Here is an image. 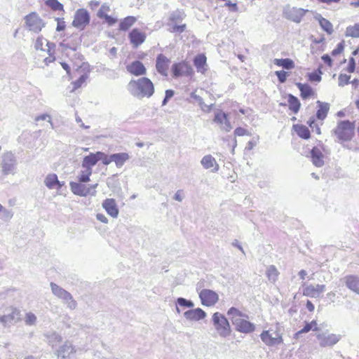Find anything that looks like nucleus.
<instances>
[{
    "label": "nucleus",
    "mask_w": 359,
    "mask_h": 359,
    "mask_svg": "<svg viewBox=\"0 0 359 359\" xmlns=\"http://www.w3.org/2000/svg\"><path fill=\"white\" fill-rule=\"evenodd\" d=\"M227 316L238 332L250 333L255 331V325L249 321V316L243 311L232 306L229 309Z\"/></svg>",
    "instance_id": "obj_1"
},
{
    "label": "nucleus",
    "mask_w": 359,
    "mask_h": 359,
    "mask_svg": "<svg viewBox=\"0 0 359 359\" xmlns=\"http://www.w3.org/2000/svg\"><path fill=\"white\" fill-rule=\"evenodd\" d=\"M130 93L137 97H150L154 93V85L147 77L132 79L128 83Z\"/></svg>",
    "instance_id": "obj_2"
},
{
    "label": "nucleus",
    "mask_w": 359,
    "mask_h": 359,
    "mask_svg": "<svg viewBox=\"0 0 359 359\" xmlns=\"http://www.w3.org/2000/svg\"><path fill=\"white\" fill-rule=\"evenodd\" d=\"M355 123L348 120L339 121L332 130L336 141L341 144L351 142L355 137Z\"/></svg>",
    "instance_id": "obj_3"
},
{
    "label": "nucleus",
    "mask_w": 359,
    "mask_h": 359,
    "mask_svg": "<svg viewBox=\"0 0 359 359\" xmlns=\"http://www.w3.org/2000/svg\"><path fill=\"white\" fill-rule=\"evenodd\" d=\"M262 341L269 346L280 344L283 342V327L278 322L271 324L268 330L260 334Z\"/></svg>",
    "instance_id": "obj_4"
},
{
    "label": "nucleus",
    "mask_w": 359,
    "mask_h": 359,
    "mask_svg": "<svg viewBox=\"0 0 359 359\" xmlns=\"http://www.w3.org/2000/svg\"><path fill=\"white\" fill-rule=\"evenodd\" d=\"M212 323L217 333L226 338L231 333V327L228 319L219 312H215L212 316Z\"/></svg>",
    "instance_id": "obj_5"
},
{
    "label": "nucleus",
    "mask_w": 359,
    "mask_h": 359,
    "mask_svg": "<svg viewBox=\"0 0 359 359\" xmlns=\"http://www.w3.org/2000/svg\"><path fill=\"white\" fill-rule=\"evenodd\" d=\"M185 16L186 15L182 11H176L172 12L168 19L167 25L168 27V31L175 34H181L185 32L187 25L182 23Z\"/></svg>",
    "instance_id": "obj_6"
},
{
    "label": "nucleus",
    "mask_w": 359,
    "mask_h": 359,
    "mask_svg": "<svg viewBox=\"0 0 359 359\" xmlns=\"http://www.w3.org/2000/svg\"><path fill=\"white\" fill-rule=\"evenodd\" d=\"M171 76L174 79L180 77H192L194 74V71L189 62L182 60L177 62H174L171 66Z\"/></svg>",
    "instance_id": "obj_7"
},
{
    "label": "nucleus",
    "mask_w": 359,
    "mask_h": 359,
    "mask_svg": "<svg viewBox=\"0 0 359 359\" xmlns=\"http://www.w3.org/2000/svg\"><path fill=\"white\" fill-rule=\"evenodd\" d=\"M26 27L31 32L38 33L45 27V22L36 12H32L25 17Z\"/></svg>",
    "instance_id": "obj_8"
},
{
    "label": "nucleus",
    "mask_w": 359,
    "mask_h": 359,
    "mask_svg": "<svg viewBox=\"0 0 359 359\" xmlns=\"http://www.w3.org/2000/svg\"><path fill=\"white\" fill-rule=\"evenodd\" d=\"M89 12L85 8L78 9L74 16L72 26L79 30H83L90 23Z\"/></svg>",
    "instance_id": "obj_9"
},
{
    "label": "nucleus",
    "mask_w": 359,
    "mask_h": 359,
    "mask_svg": "<svg viewBox=\"0 0 359 359\" xmlns=\"http://www.w3.org/2000/svg\"><path fill=\"white\" fill-rule=\"evenodd\" d=\"M101 161L104 165H109V161L106 158V154L102 151L90 153L83 159L81 167L92 168L97 163Z\"/></svg>",
    "instance_id": "obj_10"
},
{
    "label": "nucleus",
    "mask_w": 359,
    "mask_h": 359,
    "mask_svg": "<svg viewBox=\"0 0 359 359\" xmlns=\"http://www.w3.org/2000/svg\"><path fill=\"white\" fill-rule=\"evenodd\" d=\"M325 285H313L304 283L302 284V294L311 298H318L325 291Z\"/></svg>",
    "instance_id": "obj_11"
},
{
    "label": "nucleus",
    "mask_w": 359,
    "mask_h": 359,
    "mask_svg": "<svg viewBox=\"0 0 359 359\" xmlns=\"http://www.w3.org/2000/svg\"><path fill=\"white\" fill-rule=\"evenodd\" d=\"M83 182H71L70 188L72 191L80 196H86L88 194L95 195L96 193L95 189L97 187V184L87 187L82 184Z\"/></svg>",
    "instance_id": "obj_12"
},
{
    "label": "nucleus",
    "mask_w": 359,
    "mask_h": 359,
    "mask_svg": "<svg viewBox=\"0 0 359 359\" xmlns=\"http://www.w3.org/2000/svg\"><path fill=\"white\" fill-rule=\"evenodd\" d=\"M50 287L53 294L63 299L70 309H74L76 307V303L73 299L70 293L53 283L50 284Z\"/></svg>",
    "instance_id": "obj_13"
},
{
    "label": "nucleus",
    "mask_w": 359,
    "mask_h": 359,
    "mask_svg": "<svg viewBox=\"0 0 359 359\" xmlns=\"http://www.w3.org/2000/svg\"><path fill=\"white\" fill-rule=\"evenodd\" d=\"M199 297L201 301V304L205 306H213L219 301L218 294L209 289H203L199 292Z\"/></svg>",
    "instance_id": "obj_14"
},
{
    "label": "nucleus",
    "mask_w": 359,
    "mask_h": 359,
    "mask_svg": "<svg viewBox=\"0 0 359 359\" xmlns=\"http://www.w3.org/2000/svg\"><path fill=\"white\" fill-rule=\"evenodd\" d=\"M130 43L134 48L143 44L147 39V34L139 28H134L128 33Z\"/></svg>",
    "instance_id": "obj_15"
},
{
    "label": "nucleus",
    "mask_w": 359,
    "mask_h": 359,
    "mask_svg": "<svg viewBox=\"0 0 359 359\" xmlns=\"http://www.w3.org/2000/svg\"><path fill=\"white\" fill-rule=\"evenodd\" d=\"M308 13H309V11L307 9L292 7L287 8L285 11V15L287 19L296 23H299Z\"/></svg>",
    "instance_id": "obj_16"
},
{
    "label": "nucleus",
    "mask_w": 359,
    "mask_h": 359,
    "mask_svg": "<svg viewBox=\"0 0 359 359\" xmlns=\"http://www.w3.org/2000/svg\"><path fill=\"white\" fill-rule=\"evenodd\" d=\"M213 122L219 125L221 129L229 132L231 130L232 126L228 118V114L222 110H217L215 113Z\"/></svg>",
    "instance_id": "obj_17"
},
{
    "label": "nucleus",
    "mask_w": 359,
    "mask_h": 359,
    "mask_svg": "<svg viewBox=\"0 0 359 359\" xmlns=\"http://www.w3.org/2000/svg\"><path fill=\"white\" fill-rule=\"evenodd\" d=\"M170 60L165 55L158 54L156 60V69L163 76H168Z\"/></svg>",
    "instance_id": "obj_18"
},
{
    "label": "nucleus",
    "mask_w": 359,
    "mask_h": 359,
    "mask_svg": "<svg viewBox=\"0 0 359 359\" xmlns=\"http://www.w3.org/2000/svg\"><path fill=\"white\" fill-rule=\"evenodd\" d=\"M296 86L300 91V97L303 100L315 99L317 97L316 92L308 83H297Z\"/></svg>",
    "instance_id": "obj_19"
},
{
    "label": "nucleus",
    "mask_w": 359,
    "mask_h": 359,
    "mask_svg": "<svg viewBox=\"0 0 359 359\" xmlns=\"http://www.w3.org/2000/svg\"><path fill=\"white\" fill-rule=\"evenodd\" d=\"M127 71L132 75L135 76H144L147 74V69L144 64L139 61L135 60L126 66Z\"/></svg>",
    "instance_id": "obj_20"
},
{
    "label": "nucleus",
    "mask_w": 359,
    "mask_h": 359,
    "mask_svg": "<svg viewBox=\"0 0 359 359\" xmlns=\"http://www.w3.org/2000/svg\"><path fill=\"white\" fill-rule=\"evenodd\" d=\"M102 208L106 210L107 214L113 218L118 217L119 210L115 199L107 198L104 200L102 202Z\"/></svg>",
    "instance_id": "obj_21"
},
{
    "label": "nucleus",
    "mask_w": 359,
    "mask_h": 359,
    "mask_svg": "<svg viewBox=\"0 0 359 359\" xmlns=\"http://www.w3.org/2000/svg\"><path fill=\"white\" fill-rule=\"evenodd\" d=\"M319 340L320 345L323 347L332 346L336 344L340 339V337L335 334H321L317 335Z\"/></svg>",
    "instance_id": "obj_22"
},
{
    "label": "nucleus",
    "mask_w": 359,
    "mask_h": 359,
    "mask_svg": "<svg viewBox=\"0 0 359 359\" xmlns=\"http://www.w3.org/2000/svg\"><path fill=\"white\" fill-rule=\"evenodd\" d=\"M197 72L205 74L208 71L207 57L204 53L198 54L193 60Z\"/></svg>",
    "instance_id": "obj_23"
},
{
    "label": "nucleus",
    "mask_w": 359,
    "mask_h": 359,
    "mask_svg": "<svg viewBox=\"0 0 359 359\" xmlns=\"http://www.w3.org/2000/svg\"><path fill=\"white\" fill-rule=\"evenodd\" d=\"M292 130L302 140H309L311 137V133L309 127L302 123L294 124Z\"/></svg>",
    "instance_id": "obj_24"
},
{
    "label": "nucleus",
    "mask_w": 359,
    "mask_h": 359,
    "mask_svg": "<svg viewBox=\"0 0 359 359\" xmlns=\"http://www.w3.org/2000/svg\"><path fill=\"white\" fill-rule=\"evenodd\" d=\"M311 158L314 165L321 167L324 164V156L322 152V148L313 147L311 150Z\"/></svg>",
    "instance_id": "obj_25"
},
{
    "label": "nucleus",
    "mask_w": 359,
    "mask_h": 359,
    "mask_svg": "<svg viewBox=\"0 0 359 359\" xmlns=\"http://www.w3.org/2000/svg\"><path fill=\"white\" fill-rule=\"evenodd\" d=\"M106 158L109 164L114 162L117 167H121L129 159V155L127 153H118L111 156L106 154Z\"/></svg>",
    "instance_id": "obj_26"
},
{
    "label": "nucleus",
    "mask_w": 359,
    "mask_h": 359,
    "mask_svg": "<svg viewBox=\"0 0 359 359\" xmlns=\"http://www.w3.org/2000/svg\"><path fill=\"white\" fill-rule=\"evenodd\" d=\"M184 317L191 321H197L204 319L206 317L205 312L200 309H191L184 313Z\"/></svg>",
    "instance_id": "obj_27"
},
{
    "label": "nucleus",
    "mask_w": 359,
    "mask_h": 359,
    "mask_svg": "<svg viewBox=\"0 0 359 359\" xmlns=\"http://www.w3.org/2000/svg\"><path fill=\"white\" fill-rule=\"evenodd\" d=\"M318 109L316 113V118L321 121H323L330 111V104L327 102H323L320 101H317Z\"/></svg>",
    "instance_id": "obj_28"
},
{
    "label": "nucleus",
    "mask_w": 359,
    "mask_h": 359,
    "mask_svg": "<svg viewBox=\"0 0 359 359\" xmlns=\"http://www.w3.org/2000/svg\"><path fill=\"white\" fill-rule=\"evenodd\" d=\"M287 107L290 111H291L294 114H297L300 109H301V102L299 100L292 94H288L286 95Z\"/></svg>",
    "instance_id": "obj_29"
},
{
    "label": "nucleus",
    "mask_w": 359,
    "mask_h": 359,
    "mask_svg": "<svg viewBox=\"0 0 359 359\" xmlns=\"http://www.w3.org/2000/svg\"><path fill=\"white\" fill-rule=\"evenodd\" d=\"M44 183L50 189H60L64 185L58 180L57 175L54 173L48 174L45 178Z\"/></svg>",
    "instance_id": "obj_30"
},
{
    "label": "nucleus",
    "mask_w": 359,
    "mask_h": 359,
    "mask_svg": "<svg viewBox=\"0 0 359 359\" xmlns=\"http://www.w3.org/2000/svg\"><path fill=\"white\" fill-rule=\"evenodd\" d=\"M345 284L351 290L359 294V277L356 276H347L345 277Z\"/></svg>",
    "instance_id": "obj_31"
},
{
    "label": "nucleus",
    "mask_w": 359,
    "mask_h": 359,
    "mask_svg": "<svg viewBox=\"0 0 359 359\" xmlns=\"http://www.w3.org/2000/svg\"><path fill=\"white\" fill-rule=\"evenodd\" d=\"M201 163L205 169H212L215 171H217L219 169V165L215 158L210 154L205 156Z\"/></svg>",
    "instance_id": "obj_32"
},
{
    "label": "nucleus",
    "mask_w": 359,
    "mask_h": 359,
    "mask_svg": "<svg viewBox=\"0 0 359 359\" xmlns=\"http://www.w3.org/2000/svg\"><path fill=\"white\" fill-rule=\"evenodd\" d=\"M273 64L278 67H282L286 70H290L295 67L294 62L290 58L278 59L273 60Z\"/></svg>",
    "instance_id": "obj_33"
},
{
    "label": "nucleus",
    "mask_w": 359,
    "mask_h": 359,
    "mask_svg": "<svg viewBox=\"0 0 359 359\" xmlns=\"http://www.w3.org/2000/svg\"><path fill=\"white\" fill-rule=\"evenodd\" d=\"M137 22V18L135 16H127L122 19L118 25L120 31H127Z\"/></svg>",
    "instance_id": "obj_34"
},
{
    "label": "nucleus",
    "mask_w": 359,
    "mask_h": 359,
    "mask_svg": "<svg viewBox=\"0 0 359 359\" xmlns=\"http://www.w3.org/2000/svg\"><path fill=\"white\" fill-rule=\"evenodd\" d=\"M88 74H89V71L86 70V71H84L79 76V78L73 81L72 83V85L73 86L72 88V91H74L77 89H79V88H81L87 81V79H88Z\"/></svg>",
    "instance_id": "obj_35"
},
{
    "label": "nucleus",
    "mask_w": 359,
    "mask_h": 359,
    "mask_svg": "<svg viewBox=\"0 0 359 359\" xmlns=\"http://www.w3.org/2000/svg\"><path fill=\"white\" fill-rule=\"evenodd\" d=\"M82 169L78 176L79 182H88L90 181V177L93 173L92 168H88L81 167Z\"/></svg>",
    "instance_id": "obj_36"
},
{
    "label": "nucleus",
    "mask_w": 359,
    "mask_h": 359,
    "mask_svg": "<svg viewBox=\"0 0 359 359\" xmlns=\"http://www.w3.org/2000/svg\"><path fill=\"white\" fill-rule=\"evenodd\" d=\"M345 35L352 38H359V23L348 26L346 28Z\"/></svg>",
    "instance_id": "obj_37"
},
{
    "label": "nucleus",
    "mask_w": 359,
    "mask_h": 359,
    "mask_svg": "<svg viewBox=\"0 0 359 359\" xmlns=\"http://www.w3.org/2000/svg\"><path fill=\"white\" fill-rule=\"evenodd\" d=\"M318 22L321 27V28L327 34H331L334 29L332 24L326 18H324L321 16L318 18Z\"/></svg>",
    "instance_id": "obj_38"
},
{
    "label": "nucleus",
    "mask_w": 359,
    "mask_h": 359,
    "mask_svg": "<svg viewBox=\"0 0 359 359\" xmlns=\"http://www.w3.org/2000/svg\"><path fill=\"white\" fill-rule=\"evenodd\" d=\"M45 4L53 11L65 12L63 5L58 0H46Z\"/></svg>",
    "instance_id": "obj_39"
},
{
    "label": "nucleus",
    "mask_w": 359,
    "mask_h": 359,
    "mask_svg": "<svg viewBox=\"0 0 359 359\" xmlns=\"http://www.w3.org/2000/svg\"><path fill=\"white\" fill-rule=\"evenodd\" d=\"M14 160L13 158H11L8 161L5 159L4 160V163L2 164V172L4 175H8L11 173L14 169Z\"/></svg>",
    "instance_id": "obj_40"
},
{
    "label": "nucleus",
    "mask_w": 359,
    "mask_h": 359,
    "mask_svg": "<svg viewBox=\"0 0 359 359\" xmlns=\"http://www.w3.org/2000/svg\"><path fill=\"white\" fill-rule=\"evenodd\" d=\"M321 67H319L316 71L308 74V80L311 82H320L321 81Z\"/></svg>",
    "instance_id": "obj_41"
},
{
    "label": "nucleus",
    "mask_w": 359,
    "mask_h": 359,
    "mask_svg": "<svg viewBox=\"0 0 359 359\" xmlns=\"http://www.w3.org/2000/svg\"><path fill=\"white\" fill-rule=\"evenodd\" d=\"M308 126L314 131L317 135L321 134V129L320 126L316 123V119L313 116L309 118L307 121Z\"/></svg>",
    "instance_id": "obj_42"
},
{
    "label": "nucleus",
    "mask_w": 359,
    "mask_h": 359,
    "mask_svg": "<svg viewBox=\"0 0 359 359\" xmlns=\"http://www.w3.org/2000/svg\"><path fill=\"white\" fill-rule=\"evenodd\" d=\"M279 275V272L274 266H270L266 271V276L269 280H276Z\"/></svg>",
    "instance_id": "obj_43"
},
{
    "label": "nucleus",
    "mask_w": 359,
    "mask_h": 359,
    "mask_svg": "<svg viewBox=\"0 0 359 359\" xmlns=\"http://www.w3.org/2000/svg\"><path fill=\"white\" fill-rule=\"evenodd\" d=\"M233 134L235 137L250 135V133L247 129L242 127H237L234 130Z\"/></svg>",
    "instance_id": "obj_44"
},
{
    "label": "nucleus",
    "mask_w": 359,
    "mask_h": 359,
    "mask_svg": "<svg viewBox=\"0 0 359 359\" xmlns=\"http://www.w3.org/2000/svg\"><path fill=\"white\" fill-rule=\"evenodd\" d=\"M275 74L278 77L279 82L281 83H285L289 76V73L283 70L276 71Z\"/></svg>",
    "instance_id": "obj_45"
},
{
    "label": "nucleus",
    "mask_w": 359,
    "mask_h": 359,
    "mask_svg": "<svg viewBox=\"0 0 359 359\" xmlns=\"http://www.w3.org/2000/svg\"><path fill=\"white\" fill-rule=\"evenodd\" d=\"M351 76L347 74H341L339 76V85L344 86L349 83Z\"/></svg>",
    "instance_id": "obj_46"
},
{
    "label": "nucleus",
    "mask_w": 359,
    "mask_h": 359,
    "mask_svg": "<svg viewBox=\"0 0 359 359\" xmlns=\"http://www.w3.org/2000/svg\"><path fill=\"white\" fill-rule=\"evenodd\" d=\"M36 317L32 313H28L25 316V323L27 325H32L36 323Z\"/></svg>",
    "instance_id": "obj_47"
},
{
    "label": "nucleus",
    "mask_w": 359,
    "mask_h": 359,
    "mask_svg": "<svg viewBox=\"0 0 359 359\" xmlns=\"http://www.w3.org/2000/svg\"><path fill=\"white\" fill-rule=\"evenodd\" d=\"M110 11V8L107 4H103L100 7V10L97 12V16L101 18L104 15H107V13Z\"/></svg>",
    "instance_id": "obj_48"
},
{
    "label": "nucleus",
    "mask_w": 359,
    "mask_h": 359,
    "mask_svg": "<svg viewBox=\"0 0 359 359\" xmlns=\"http://www.w3.org/2000/svg\"><path fill=\"white\" fill-rule=\"evenodd\" d=\"M57 21V27H56V31L57 32H61L64 31L66 27L65 22L63 18H57L55 19Z\"/></svg>",
    "instance_id": "obj_49"
},
{
    "label": "nucleus",
    "mask_w": 359,
    "mask_h": 359,
    "mask_svg": "<svg viewBox=\"0 0 359 359\" xmlns=\"http://www.w3.org/2000/svg\"><path fill=\"white\" fill-rule=\"evenodd\" d=\"M178 304L181 306L193 307L194 304L192 302L187 300L182 297H180L177 300Z\"/></svg>",
    "instance_id": "obj_50"
},
{
    "label": "nucleus",
    "mask_w": 359,
    "mask_h": 359,
    "mask_svg": "<svg viewBox=\"0 0 359 359\" xmlns=\"http://www.w3.org/2000/svg\"><path fill=\"white\" fill-rule=\"evenodd\" d=\"M344 48V45L343 42H341L337 44V47L332 51V55L335 56L341 54Z\"/></svg>",
    "instance_id": "obj_51"
},
{
    "label": "nucleus",
    "mask_w": 359,
    "mask_h": 359,
    "mask_svg": "<svg viewBox=\"0 0 359 359\" xmlns=\"http://www.w3.org/2000/svg\"><path fill=\"white\" fill-rule=\"evenodd\" d=\"M102 19H104V21L109 25H114L116 22H117V20L110 15H103L102 18H101Z\"/></svg>",
    "instance_id": "obj_52"
},
{
    "label": "nucleus",
    "mask_w": 359,
    "mask_h": 359,
    "mask_svg": "<svg viewBox=\"0 0 359 359\" xmlns=\"http://www.w3.org/2000/svg\"><path fill=\"white\" fill-rule=\"evenodd\" d=\"M355 60L353 57H351L348 60V65L347 66L346 70L349 73H352L355 71Z\"/></svg>",
    "instance_id": "obj_53"
},
{
    "label": "nucleus",
    "mask_w": 359,
    "mask_h": 359,
    "mask_svg": "<svg viewBox=\"0 0 359 359\" xmlns=\"http://www.w3.org/2000/svg\"><path fill=\"white\" fill-rule=\"evenodd\" d=\"M70 350V352H74V348L71 345L65 344L63 345L60 349L59 350L58 356H60L62 353H64L66 351Z\"/></svg>",
    "instance_id": "obj_54"
},
{
    "label": "nucleus",
    "mask_w": 359,
    "mask_h": 359,
    "mask_svg": "<svg viewBox=\"0 0 359 359\" xmlns=\"http://www.w3.org/2000/svg\"><path fill=\"white\" fill-rule=\"evenodd\" d=\"M311 330H312L311 327L308 323H306L304 327L295 334V337L297 338L299 337V335H300L303 333L309 332Z\"/></svg>",
    "instance_id": "obj_55"
},
{
    "label": "nucleus",
    "mask_w": 359,
    "mask_h": 359,
    "mask_svg": "<svg viewBox=\"0 0 359 359\" xmlns=\"http://www.w3.org/2000/svg\"><path fill=\"white\" fill-rule=\"evenodd\" d=\"M175 93L172 90H166L165 98L163 101V104H165L168 100L173 97Z\"/></svg>",
    "instance_id": "obj_56"
},
{
    "label": "nucleus",
    "mask_w": 359,
    "mask_h": 359,
    "mask_svg": "<svg viewBox=\"0 0 359 359\" xmlns=\"http://www.w3.org/2000/svg\"><path fill=\"white\" fill-rule=\"evenodd\" d=\"M48 52H50V50H48ZM56 60L55 57L53 54L49 53V55L44 59V62L46 65H48L50 63L53 62Z\"/></svg>",
    "instance_id": "obj_57"
},
{
    "label": "nucleus",
    "mask_w": 359,
    "mask_h": 359,
    "mask_svg": "<svg viewBox=\"0 0 359 359\" xmlns=\"http://www.w3.org/2000/svg\"><path fill=\"white\" fill-rule=\"evenodd\" d=\"M96 218H97L100 222H102V223H104V224H107V223H108V219H107V217L104 215H103V214H102V213H98V214H97V215H96Z\"/></svg>",
    "instance_id": "obj_58"
},
{
    "label": "nucleus",
    "mask_w": 359,
    "mask_h": 359,
    "mask_svg": "<svg viewBox=\"0 0 359 359\" xmlns=\"http://www.w3.org/2000/svg\"><path fill=\"white\" fill-rule=\"evenodd\" d=\"M322 60L326 63L329 67H332V61L331 57L328 55H324L322 56Z\"/></svg>",
    "instance_id": "obj_59"
},
{
    "label": "nucleus",
    "mask_w": 359,
    "mask_h": 359,
    "mask_svg": "<svg viewBox=\"0 0 359 359\" xmlns=\"http://www.w3.org/2000/svg\"><path fill=\"white\" fill-rule=\"evenodd\" d=\"M60 65L62 67V68L66 71L67 75L70 76L71 74V69L70 67L67 63L65 62H60Z\"/></svg>",
    "instance_id": "obj_60"
},
{
    "label": "nucleus",
    "mask_w": 359,
    "mask_h": 359,
    "mask_svg": "<svg viewBox=\"0 0 359 359\" xmlns=\"http://www.w3.org/2000/svg\"><path fill=\"white\" fill-rule=\"evenodd\" d=\"M306 307L310 312H313L315 309L313 304L310 300L306 301Z\"/></svg>",
    "instance_id": "obj_61"
},
{
    "label": "nucleus",
    "mask_w": 359,
    "mask_h": 359,
    "mask_svg": "<svg viewBox=\"0 0 359 359\" xmlns=\"http://www.w3.org/2000/svg\"><path fill=\"white\" fill-rule=\"evenodd\" d=\"M226 6H228L231 8L233 11H236L238 10L237 5L236 3H231L230 1H228L225 4Z\"/></svg>",
    "instance_id": "obj_62"
},
{
    "label": "nucleus",
    "mask_w": 359,
    "mask_h": 359,
    "mask_svg": "<svg viewBox=\"0 0 359 359\" xmlns=\"http://www.w3.org/2000/svg\"><path fill=\"white\" fill-rule=\"evenodd\" d=\"M307 323L311 327L312 330H313V331L318 330V323H317L316 320H313L311 322Z\"/></svg>",
    "instance_id": "obj_63"
},
{
    "label": "nucleus",
    "mask_w": 359,
    "mask_h": 359,
    "mask_svg": "<svg viewBox=\"0 0 359 359\" xmlns=\"http://www.w3.org/2000/svg\"><path fill=\"white\" fill-rule=\"evenodd\" d=\"M298 274L300 279L303 280L306 278V276H307V272L305 270L302 269L299 272Z\"/></svg>",
    "instance_id": "obj_64"
}]
</instances>
